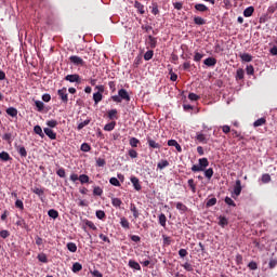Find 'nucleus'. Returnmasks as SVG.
<instances>
[{
    "label": "nucleus",
    "mask_w": 277,
    "mask_h": 277,
    "mask_svg": "<svg viewBox=\"0 0 277 277\" xmlns=\"http://www.w3.org/2000/svg\"><path fill=\"white\" fill-rule=\"evenodd\" d=\"M203 64L208 67H213L217 64V60H215V57H208L203 61Z\"/></svg>",
    "instance_id": "11"
},
{
    "label": "nucleus",
    "mask_w": 277,
    "mask_h": 277,
    "mask_svg": "<svg viewBox=\"0 0 277 277\" xmlns=\"http://www.w3.org/2000/svg\"><path fill=\"white\" fill-rule=\"evenodd\" d=\"M47 126L50 127V129H55V127H57V120H48Z\"/></svg>",
    "instance_id": "49"
},
{
    "label": "nucleus",
    "mask_w": 277,
    "mask_h": 277,
    "mask_svg": "<svg viewBox=\"0 0 277 277\" xmlns=\"http://www.w3.org/2000/svg\"><path fill=\"white\" fill-rule=\"evenodd\" d=\"M153 55H155V52L153 50L147 51L144 54L145 62H150V60H153Z\"/></svg>",
    "instance_id": "32"
},
{
    "label": "nucleus",
    "mask_w": 277,
    "mask_h": 277,
    "mask_svg": "<svg viewBox=\"0 0 277 277\" xmlns=\"http://www.w3.org/2000/svg\"><path fill=\"white\" fill-rule=\"evenodd\" d=\"M128 155L131 159H137V150L129 149Z\"/></svg>",
    "instance_id": "52"
},
{
    "label": "nucleus",
    "mask_w": 277,
    "mask_h": 277,
    "mask_svg": "<svg viewBox=\"0 0 277 277\" xmlns=\"http://www.w3.org/2000/svg\"><path fill=\"white\" fill-rule=\"evenodd\" d=\"M79 181L82 184L83 183H89L90 182V177L88 175H85V174H82V175L79 176Z\"/></svg>",
    "instance_id": "55"
},
{
    "label": "nucleus",
    "mask_w": 277,
    "mask_h": 277,
    "mask_svg": "<svg viewBox=\"0 0 277 277\" xmlns=\"http://www.w3.org/2000/svg\"><path fill=\"white\" fill-rule=\"evenodd\" d=\"M57 94L62 103H64L65 105L68 104V89H66V87L58 89Z\"/></svg>",
    "instance_id": "3"
},
{
    "label": "nucleus",
    "mask_w": 277,
    "mask_h": 277,
    "mask_svg": "<svg viewBox=\"0 0 277 277\" xmlns=\"http://www.w3.org/2000/svg\"><path fill=\"white\" fill-rule=\"evenodd\" d=\"M205 57V54L195 52L194 62H200Z\"/></svg>",
    "instance_id": "48"
},
{
    "label": "nucleus",
    "mask_w": 277,
    "mask_h": 277,
    "mask_svg": "<svg viewBox=\"0 0 277 277\" xmlns=\"http://www.w3.org/2000/svg\"><path fill=\"white\" fill-rule=\"evenodd\" d=\"M69 61L71 64H74V66H84V64H85L83 58H81V56H77V55L70 56Z\"/></svg>",
    "instance_id": "4"
},
{
    "label": "nucleus",
    "mask_w": 277,
    "mask_h": 277,
    "mask_svg": "<svg viewBox=\"0 0 277 277\" xmlns=\"http://www.w3.org/2000/svg\"><path fill=\"white\" fill-rule=\"evenodd\" d=\"M195 140H197V142H199L200 144H207L209 142V138L202 132H197Z\"/></svg>",
    "instance_id": "7"
},
{
    "label": "nucleus",
    "mask_w": 277,
    "mask_h": 277,
    "mask_svg": "<svg viewBox=\"0 0 277 277\" xmlns=\"http://www.w3.org/2000/svg\"><path fill=\"white\" fill-rule=\"evenodd\" d=\"M182 267H184V269L186 272H194V266L192 264H189L188 262L182 264Z\"/></svg>",
    "instance_id": "51"
},
{
    "label": "nucleus",
    "mask_w": 277,
    "mask_h": 277,
    "mask_svg": "<svg viewBox=\"0 0 277 277\" xmlns=\"http://www.w3.org/2000/svg\"><path fill=\"white\" fill-rule=\"evenodd\" d=\"M128 265L131 267V269H136L137 272L142 269V266H140V263H137L135 260H130Z\"/></svg>",
    "instance_id": "12"
},
{
    "label": "nucleus",
    "mask_w": 277,
    "mask_h": 277,
    "mask_svg": "<svg viewBox=\"0 0 277 277\" xmlns=\"http://www.w3.org/2000/svg\"><path fill=\"white\" fill-rule=\"evenodd\" d=\"M108 118H109V120H117L118 119V110L117 109H110L108 111Z\"/></svg>",
    "instance_id": "22"
},
{
    "label": "nucleus",
    "mask_w": 277,
    "mask_h": 277,
    "mask_svg": "<svg viewBox=\"0 0 277 277\" xmlns=\"http://www.w3.org/2000/svg\"><path fill=\"white\" fill-rule=\"evenodd\" d=\"M111 101H114V103H120L121 101H131V96L129 95V92L127 91V89H120L118 91V95H113L111 96Z\"/></svg>",
    "instance_id": "1"
},
{
    "label": "nucleus",
    "mask_w": 277,
    "mask_h": 277,
    "mask_svg": "<svg viewBox=\"0 0 277 277\" xmlns=\"http://www.w3.org/2000/svg\"><path fill=\"white\" fill-rule=\"evenodd\" d=\"M43 132L50 137V140H57V133H55L51 128H44Z\"/></svg>",
    "instance_id": "8"
},
{
    "label": "nucleus",
    "mask_w": 277,
    "mask_h": 277,
    "mask_svg": "<svg viewBox=\"0 0 277 277\" xmlns=\"http://www.w3.org/2000/svg\"><path fill=\"white\" fill-rule=\"evenodd\" d=\"M215 205H217V198L212 197L211 199H209L206 203V207H215Z\"/></svg>",
    "instance_id": "37"
},
{
    "label": "nucleus",
    "mask_w": 277,
    "mask_h": 277,
    "mask_svg": "<svg viewBox=\"0 0 277 277\" xmlns=\"http://www.w3.org/2000/svg\"><path fill=\"white\" fill-rule=\"evenodd\" d=\"M245 75H246V71H243L242 68H238L236 71V80L241 81V79H243Z\"/></svg>",
    "instance_id": "23"
},
{
    "label": "nucleus",
    "mask_w": 277,
    "mask_h": 277,
    "mask_svg": "<svg viewBox=\"0 0 277 277\" xmlns=\"http://www.w3.org/2000/svg\"><path fill=\"white\" fill-rule=\"evenodd\" d=\"M151 14H154V16H157V14H159V5L157 4V2L151 3Z\"/></svg>",
    "instance_id": "35"
},
{
    "label": "nucleus",
    "mask_w": 277,
    "mask_h": 277,
    "mask_svg": "<svg viewBox=\"0 0 277 277\" xmlns=\"http://www.w3.org/2000/svg\"><path fill=\"white\" fill-rule=\"evenodd\" d=\"M194 23H195V25H207V19H205L200 16H195Z\"/></svg>",
    "instance_id": "25"
},
{
    "label": "nucleus",
    "mask_w": 277,
    "mask_h": 277,
    "mask_svg": "<svg viewBox=\"0 0 277 277\" xmlns=\"http://www.w3.org/2000/svg\"><path fill=\"white\" fill-rule=\"evenodd\" d=\"M265 122H266L265 118H260L253 122V127H263Z\"/></svg>",
    "instance_id": "40"
},
{
    "label": "nucleus",
    "mask_w": 277,
    "mask_h": 277,
    "mask_svg": "<svg viewBox=\"0 0 277 277\" xmlns=\"http://www.w3.org/2000/svg\"><path fill=\"white\" fill-rule=\"evenodd\" d=\"M219 225L222 226V228H224V226H228V219H226L225 216H220Z\"/></svg>",
    "instance_id": "34"
},
{
    "label": "nucleus",
    "mask_w": 277,
    "mask_h": 277,
    "mask_svg": "<svg viewBox=\"0 0 277 277\" xmlns=\"http://www.w3.org/2000/svg\"><path fill=\"white\" fill-rule=\"evenodd\" d=\"M65 81H69V83H80L81 77L79 74L67 75Z\"/></svg>",
    "instance_id": "5"
},
{
    "label": "nucleus",
    "mask_w": 277,
    "mask_h": 277,
    "mask_svg": "<svg viewBox=\"0 0 277 277\" xmlns=\"http://www.w3.org/2000/svg\"><path fill=\"white\" fill-rule=\"evenodd\" d=\"M209 168V159L200 158L197 164L192 167L193 172H205Z\"/></svg>",
    "instance_id": "2"
},
{
    "label": "nucleus",
    "mask_w": 277,
    "mask_h": 277,
    "mask_svg": "<svg viewBox=\"0 0 277 277\" xmlns=\"http://www.w3.org/2000/svg\"><path fill=\"white\" fill-rule=\"evenodd\" d=\"M134 8L137 9V12H140L141 14H146V10H144V4H142V2L135 1Z\"/></svg>",
    "instance_id": "16"
},
{
    "label": "nucleus",
    "mask_w": 277,
    "mask_h": 277,
    "mask_svg": "<svg viewBox=\"0 0 277 277\" xmlns=\"http://www.w3.org/2000/svg\"><path fill=\"white\" fill-rule=\"evenodd\" d=\"M93 101L95 105H98L103 101V93L95 92L93 93Z\"/></svg>",
    "instance_id": "18"
},
{
    "label": "nucleus",
    "mask_w": 277,
    "mask_h": 277,
    "mask_svg": "<svg viewBox=\"0 0 277 277\" xmlns=\"http://www.w3.org/2000/svg\"><path fill=\"white\" fill-rule=\"evenodd\" d=\"M241 180H237L233 192L234 197H239L241 195Z\"/></svg>",
    "instance_id": "6"
},
{
    "label": "nucleus",
    "mask_w": 277,
    "mask_h": 277,
    "mask_svg": "<svg viewBox=\"0 0 277 277\" xmlns=\"http://www.w3.org/2000/svg\"><path fill=\"white\" fill-rule=\"evenodd\" d=\"M252 14H254V6H248L247 9H245L243 16L246 18H250V16H252Z\"/></svg>",
    "instance_id": "17"
},
{
    "label": "nucleus",
    "mask_w": 277,
    "mask_h": 277,
    "mask_svg": "<svg viewBox=\"0 0 277 277\" xmlns=\"http://www.w3.org/2000/svg\"><path fill=\"white\" fill-rule=\"evenodd\" d=\"M247 75H254V67L252 65H248L246 67Z\"/></svg>",
    "instance_id": "60"
},
{
    "label": "nucleus",
    "mask_w": 277,
    "mask_h": 277,
    "mask_svg": "<svg viewBox=\"0 0 277 277\" xmlns=\"http://www.w3.org/2000/svg\"><path fill=\"white\" fill-rule=\"evenodd\" d=\"M166 222H168V219L166 217V214L161 213L159 215V224H160V226L166 227Z\"/></svg>",
    "instance_id": "38"
},
{
    "label": "nucleus",
    "mask_w": 277,
    "mask_h": 277,
    "mask_svg": "<svg viewBox=\"0 0 277 277\" xmlns=\"http://www.w3.org/2000/svg\"><path fill=\"white\" fill-rule=\"evenodd\" d=\"M6 114L8 116H11V118H16V116H18V109L14 107H9L6 108Z\"/></svg>",
    "instance_id": "13"
},
{
    "label": "nucleus",
    "mask_w": 277,
    "mask_h": 277,
    "mask_svg": "<svg viewBox=\"0 0 277 277\" xmlns=\"http://www.w3.org/2000/svg\"><path fill=\"white\" fill-rule=\"evenodd\" d=\"M31 192H32V194H36L40 198H42V196H44V189H42V188L34 187V188H31Z\"/></svg>",
    "instance_id": "26"
},
{
    "label": "nucleus",
    "mask_w": 277,
    "mask_h": 277,
    "mask_svg": "<svg viewBox=\"0 0 277 277\" xmlns=\"http://www.w3.org/2000/svg\"><path fill=\"white\" fill-rule=\"evenodd\" d=\"M277 265V260L276 259H271L268 262V267L269 269H274V267H276Z\"/></svg>",
    "instance_id": "56"
},
{
    "label": "nucleus",
    "mask_w": 277,
    "mask_h": 277,
    "mask_svg": "<svg viewBox=\"0 0 277 277\" xmlns=\"http://www.w3.org/2000/svg\"><path fill=\"white\" fill-rule=\"evenodd\" d=\"M148 45L150 47V49H156L157 47V38L153 37V36H148Z\"/></svg>",
    "instance_id": "20"
},
{
    "label": "nucleus",
    "mask_w": 277,
    "mask_h": 277,
    "mask_svg": "<svg viewBox=\"0 0 277 277\" xmlns=\"http://www.w3.org/2000/svg\"><path fill=\"white\" fill-rule=\"evenodd\" d=\"M16 150L18 155H21V157H27V149L25 148V146H17Z\"/></svg>",
    "instance_id": "24"
},
{
    "label": "nucleus",
    "mask_w": 277,
    "mask_h": 277,
    "mask_svg": "<svg viewBox=\"0 0 277 277\" xmlns=\"http://www.w3.org/2000/svg\"><path fill=\"white\" fill-rule=\"evenodd\" d=\"M168 166H170V162H168V160H161L159 163H158V168L160 170H163V168H168Z\"/></svg>",
    "instance_id": "50"
},
{
    "label": "nucleus",
    "mask_w": 277,
    "mask_h": 277,
    "mask_svg": "<svg viewBox=\"0 0 277 277\" xmlns=\"http://www.w3.org/2000/svg\"><path fill=\"white\" fill-rule=\"evenodd\" d=\"M248 267H249V269L256 271V269H259V264H256V262H254V261H251L248 264Z\"/></svg>",
    "instance_id": "53"
},
{
    "label": "nucleus",
    "mask_w": 277,
    "mask_h": 277,
    "mask_svg": "<svg viewBox=\"0 0 277 277\" xmlns=\"http://www.w3.org/2000/svg\"><path fill=\"white\" fill-rule=\"evenodd\" d=\"M80 149L82 150V153H90V150H92V147L88 143H82Z\"/></svg>",
    "instance_id": "36"
},
{
    "label": "nucleus",
    "mask_w": 277,
    "mask_h": 277,
    "mask_svg": "<svg viewBox=\"0 0 277 277\" xmlns=\"http://www.w3.org/2000/svg\"><path fill=\"white\" fill-rule=\"evenodd\" d=\"M81 269H83L81 263L76 262L72 264L71 271L74 272V274H77V272H81Z\"/></svg>",
    "instance_id": "28"
},
{
    "label": "nucleus",
    "mask_w": 277,
    "mask_h": 277,
    "mask_svg": "<svg viewBox=\"0 0 277 277\" xmlns=\"http://www.w3.org/2000/svg\"><path fill=\"white\" fill-rule=\"evenodd\" d=\"M176 209L179 211H182V213H185V211H187V206H185L183 202H177L176 203Z\"/></svg>",
    "instance_id": "43"
},
{
    "label": "nucleus",
    "mask_w": 277,
    "mask_h": 277,
    "mask_svg": "<svg viewBox=\"0 0 277 277\" xmlns=\"http://www.w3.org/2000/svg\"><path fill=\"white\" fill-rule=\"evenodd\" d=\"M85 226H88L89 228H91V230H96V225H94V223L92 221H85Z\"/></svg>",
    "instance_id": "58"
},
{
    "label": "nucleus",
    "mask_w": 277,
    "mask_h": 277,
    "mask_svg": "<svg viewBox=\"0 0 277 277\" xmlns=\"http://www.w3.org/2000/svg\"><path fill=\"white\" fill-rule=\"evenodd\" d=\"M37 259L40 263H49V258H47L45 253H39Z\"/></svg>",
    "instance_id": "33"
},
{
    "label": "nucleus",
    "mask_w": 277,
    "mask_h": 277,
    "mask_svg": "<svg viewBox=\"0 0 277 277\" xmlns=\"http://www.w3.org/2000/svg\"><path fill=\"white\" fill-rule=\"evenodd\" d=\"M188 186L190 187L193 194H196V184L194 183V180H188Z\"/></svg>",
    "instance_id": "57"
},
{
    "label": "nucleus",
    "mask_w": 277,
    "mask_h": 277,
    "mask_svg": "<svg viewBox=\"0 0 277 277\" xmlns=\"http://www.w3.org/2000/svg\"><path fill=\"white\" fill-rule=\"evenodd\" d=\"M116 129V121H111L104 126V131H114Z\"/></svg>",
    "instance_id": "29"
},
{
    "label": "nucleus",
    "mask_w": 277,
    "mask_h": 277,
    "mask_svg": "<svg viewBox=\"0 0 277 277\" xmlns=\"http://www.w3.org/2000/svg\"><path fill=\"white\" fill-rule=\"evenodd\" d=\"M269 181H272V176H269V174L262 175V183H269Z\"/></svg>",
    "instance_id": "59"
},
{
    "label": "nucleus",
    "mask_w": 277,
    "mask_h": 277,
    "mask_svg": "<svg viewBox=\"0 0 277 277\" xmlns=\"http://www.w3.org/2000/svg\"><path fill=\"white\" fill-rule=\"evenodd\" d=\"M10 159L12 158L10 157V154H8V151L0 153V161H10Z\"/></svg>",
    "instance_id": "30"
},
{
    "label": "nucleus",
    "mask_w": 277,
    "mask_h": 277,
    "mask_svg": "<svg viewBox=\"0 0 277 277\" xmlns=\"http://www.w3.org/2000/svg\"><path fill=\"white\" fill-rule=\"evenodd\" d=\"M137 144H140V140H137L136 137H131L130 138V146L132 148H137Z\"/></svg>",
    "instance_id": "42"
},
{
    "label": "nucleus",
    "mask_w": 277,
    "mask_h": 277,
    "mask_svg": "<svg viewBox=\"0 0 277 277\" xmlns=\"http://www.w3.org/2000/svg\"><path fill=\"white\" fill-rule=\"evenodd\" d=\"M195 10H197V12H209V6L203 3H197L195 4Z\"/></svg>",
    "instance_id": "15"
},
{
    "label": "nucleus",
    "mask_w": 277,
    "mask_h": 277,
    "mask_svg": "<svg viewBox=\"0 0 277 277\" xmlns=\"http://www.w3.org/2000/svg\"><path fill=\"white\" fill-rule=\"evenodd\" d=\"M67 250H69V252H77V245L75 242H68Z\"/></svg>",
    "instance_id": "39"
},
{
    "label": "nucleus",
    "mask_w": 277,
    "mask_h": 277,
    "mask_svg": "<svg viewBox=\"0 0 277 277\" xmlns=\"http://www.w3.org/2000/svg\"><path fill=\"white\" fill-rule=\"evenodd\" d=\"M90 124V119H85L84 121L80 122L77 127L78 131H81V129H84V127H88Z\"/></svg>",
    "instance_id": "41"
},
{
    "label": "nucleus",
    "mask_w": 277,
    "mask_h": 277,
    "mask_svg": "<svg viewBox=\"0 0 277 277\" xmlns=\"http://www.w3.org/2000/svg\"><path fill=\"white\" fill-rule=\"evenodd\" d=\"M120 224H121L122 228H130L129 220H127V217H121Z\"/></svg>",
    "instance_id": "44"
},
{
    "label": "nucleus",
    "mask_w": 277,
    "mask_h": 277,
    "mask_svg": "<svg viewBox=\"0 0 277 277\" xmlns=\"http://www.w3.org/2000/svg\"><path fill=\"white\" fill-rule=\"evenodd\" d=\"M111 205L113 207H116V209H120V207H122V200L120 198L113 197Z\"/></svg>",
    "instance_id": "19"
},
{
    "label": "nucleus",
    "mask_w": 277,
    "mask_h": 277,
    "mask_svg": "<svg viewBox=\"0 0 277 277\" xmlns=\"http://www.w3.org/2000/svg\"><path fill=\"white\" fill-rule=\"evenodd\" d=\"M93 196H103V188L95 186L93 189Z\"/></svg>",
    "instance_id": "45"
},
{
    "label": "nucleus",
    "mask_w": 277,
    "mask_h": 277,
    "mask_svg": "<svg viewBox=\"0 0 277 277\" xmlns=\"http://www.w3.org/2000/svg\"><path fill=\"white\" fill-rule=\"evenodd\" d=\"M239 57L242 62H252V55H250L249 53H241Z\"/></svg>",
    "instance_id": "27"
},
{
    "label": "nucleus",
    "mask_w": 277,
    "mask_h": 277,
    "mask_svg": "<svg viewBox=\"0 0 277 277\" xmlns=\"http://www.w3.org/2000/svg\"><path fill=\"white\" fill-rule=\"evenodd\" d=\"M34 132L39 135V137H44V132H42V128L40 126L34 127Z\"/></svg>",
    "instance_id": "31"
},
{
    "label": "nucleus",
    "mask_w": 277,
    "mask_h": 277,
    "mask_svg": "<svg viewBox=\"0 0 277 277\" xmlns=\"http://www.w3.org/2000/svg\"><path fill=\"white\" fill-rule=\"evenodd\" d=\"M225 202L228 205V207H235V201L230 197H226Z\"/></svg>",
    "instance_id": "62"
},
{
    "label": "nucleus",
    "mask_w": 277,
    "mask_h": 277,
    "mask_svg": "<svg viewBox=\"0 0 277 277\" xmlns=\"http://www.w3.org/2000/svg\"><path fill=\"white\" fill-rule=\"evenodd\" d=\"M95 215H96L97 220H105V211H103V210H97L95 212Z\"/></svg>",
    "instance_id": "47"
},
{
    "label": "nucleus",
    "mask_w": 277,
    "mask_h": 277,
    "mask_svg": "<svg viewBox=\"0 0 277 277\" xmlns=\"http://www.w3.org/2000/svg\"><path fill=\"white\" fill-rule=\"evenodd\" d=\"M188 98H189V101H198V98H200V96H198V94H196V93H189Z\"/></svg>",
    "instance_id": "61"
},
{
    "label": "nucleus",
    "mask_w": 277,
    "mask_h": 277,
    "mask_svg": "<svg viewBox=\"0 0 277 277\" xmlns=\"http://www.w3.org/2000/svg\"><path fill=\"white\" fill-rule=\"evenodd\" d=\"M108 88L111 90V92L116 91V82L115 81H109L108 82Z\"/></svg>",
    "instance_id": "63"
},
{
    "label": "nucleus",
    "mask_w": 277,
    "mask_h": 277,
    "mask_svg": "<svg viewBox=\"0 0 277 277\" xmlns=\"http://www.w3.org/2000/svg\"><path fill=\"white\" fill-rule=\"evenodd\" d=\"M109 183H110V185H114L115 187H120V181H118V179H116V177H111L109 180Z\"/></svg>",
    "instance_id": "54"
},
{
    "label": "nucleus",
    "mask_w": 277,
    "mask_h": 277,
    "mask_svg": "<svg viewBox=\"0 0 277 277\" xmlns=\"http://www.w3.org/2000/svg\"><path fill=\"white\" fill-rule=\"evenodd\" d=\"M147 144L149 148H161V145L156 143L155 140L150 138V136L147 137Z\"/></svg>",
    "instance_id": "14"
},
{
    "label": "nucleus",
    "mask_w": 277,
    "mask_h": 277,
    "mask_svg": "<svg viewBox=\"0 0 277 277\" xmlns=\"http://www.w3.org/2000/svg\"><path fill=\"white\" fill-rule=\"evenodd\" d=\"M93 277H103V274L101 272H98L97 269H94L93 272H91Z\"/></svg>",
    "instance_id": "64"
},
{
    "label": "nucleus",
    "mask_w": 277,
    "mask_h": 277,
    "mask_svg": "<svg viewBox=\"0 0 277 277\" xmlns=\"http://www.w3.org/2000/svg\"><path fill=\"white\" fill-rule=\"evenodd\" d=\"M130 181L136 192H140L142 189V185L140 184V180L137 177L132 176Z\"/></svg>",
    "instance_id": "10"
},
{
    "label": "nucleus",
    "mask_w": 277,
    "mask_h": 277,
    "mask_svg": "<svg viewBox=\"0 0 277 277\" xmlns=\"http://www.w3.org/2000/svg\"><path fill=\"white\" fill-rule=\"evenodd\" d=\"M35 105H36L38 111H42V109H44V102H42V101H36Z\"/></svg>",
    "instance_id": "46"
},
{
    "label": "nucleus",
    "mask_w": 277,
    "mask_h": 277,
    "mask_svg": "<svg viewBox=\"0 0 277 277\" xmlns=\"http://www.w3.org/2000/svg\"><path fill=\"white\" fill-rule=\"evenodd\" d=\"M168 146H174V148L177 150V153H183V148L181 147V144L176 142V140H169Z\"/></svg>",
    "instance_id": "9"
},
{
    "label": "nucleus",
    "mask_w": 277,
    "mask_h": 277,
    "mask_svg": "<svg viewBox=\"0 0 277 277\" xmlns=\"http://www.w3.org/2000/svg\"><path fill=\"white\" fill-rule=\"evenodd\" d=\"M48 215L49 217H52V220H57V217H60V212L55 209H51L48 211Z\"/></svg>",
    "instance_id": "21"
}]
</instances>
